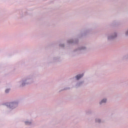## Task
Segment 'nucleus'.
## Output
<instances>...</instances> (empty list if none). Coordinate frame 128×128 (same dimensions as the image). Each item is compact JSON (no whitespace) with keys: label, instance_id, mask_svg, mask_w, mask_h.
<instances>
[{"label":"nucleus","instance_id":"f257e3e1","mask_svg":"<svg viewBox=\"0 0 128 128\" xmlns=\"http://www.w3.org/2000/svg\"><path fill=\"white\" fill-rule=\"evenodd\" d=\"M16 104L14 102H11L9 104V108H14V106Z\"/></svg>","mask_w":128,"mask_h":128},{"label":"nucleus","instance_id":"f03ea898","mask_svg":"<svg viewBox=\"0 0 128 128\" xmlns=\"http://www.w3.org/2000/svg\"><path fill=\"white\" fill-rule=\"evenodd\" d=\"M82 76H84V74H78L76 76V80H80V78H82Z\"/></svg>","mask_w":128,"mask_h":128},{"label":"nucleus","instance_id":"7ed1b4c3","mask_svg":"<svg viewBox=\"0 0 128 128\" xmlns=\"http://www.w3.org/2000/svg\"><path fill=\"white\" fill-rule=\"evenodd\" d=\"M102 102H106V99H104L103 100H102L100 102V104H102Z\"/></svg>","mask_w":128,"mask_h":128},{"label":"nucleus","instance_id":"20e7f679","mask_svg":"<svg viewBox=\"0 0 128 128\" xmlns=\"http://www.w3.org/2000/svg\"><path fill=\"white\" fill-rule=\"evenodd\" d=\"M5 92L6 94H8L10 92V89H6V90H5Z\"/></svg>","mask_w":128,"mask_h":128},{"label":"nucleus","instance_id":"39448f33","mask_svg":"<svg viewBox=\"0 0 128 128\" xmlns=\"http://www.w3.org/2000/svg\"><path fill=\"white\" fill-rule=\"evenodd\" d=\"M25 124H30V122H25Z\"/></svg>","mask_w":128,"mask_h":128},{"label":"nucleus","instance_id":"423d86ee","mask_svg":"<svg viewBox=\"0 0 128 128\" xmlns=\"http://www.w3.org/2000/svg\"><path fill=\"white\" fill-rule=\"evenodd\" d=\"M96 122H100V120H96Z\"/></svg>","mask_w":128,"mask_h":128},{"label":"nucleus","instance_id":"0eeeda50","mask_svg":"<svg viewBox=\"0 0 128 128\" xmlns=\"http://www.w3.org/2000/svg\"><path fill=\"white\" fill-rule=\"evenodd\" d=\"M60 46H64V44L60 45Z\"/></svg>","mask_w":128,"mask_h":128},{"label":"nucleus","instance_id":"6e6552de","mask_svg":"<svg viewBox=\"0 0 128 128\" xmlns=\"http://www.w3.org/2000/svg\"><path fill=\"white\" fill-rule=\"evenodd\" d=\"M111 38H114V37H113V36H112Z\"/></svg>","mask_w":128,"mask_h":128},{"label":"nucleus","instance_id":"1a4fd4ad","mask_svg":"<svg viewBox=\"0 0 128 128\" xmlns=\"http://www.w3.org/2000/svg\"><path fill=\"white\" fill-rule=\"evenodd\" d=\"M108 38V40H110V38Z\"/></svg>","mask_w":128,"mask_h":128},{"label":"nucleus","instance_id":"9d476101","mask_svg":"<svg viewBox=\"0 0 128 128\" xmlns=\"http://www.w3.org/2000/svg\"><path fill=\"white\" fill-rule=\"evenodd\" d=\"M22 86H24V84H22Z\"/></svg>","mask_w":128,"mask_h":128}]
</instances>
